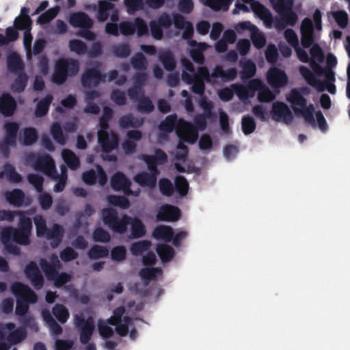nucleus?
<instances>
[{"label":"nucleus","instance_id":"f257e3e1","mask_svg":"<svg viewBox=\"0 0 350 350\" xmlns=\"http://www.w3.org/2000/svg\"><path fill=\"white\" fill-rule=\"evenodd\" d=\"M32 221L27 217L19 218L18 228L6 226L2 228L0 239L5 250L13 255H19L21 249L16 244L27 246L30 244Z\"/></svg>","mask_w":350,"mask_h":350},{"label":"nucleus","instance_id":"f03ea898","mask_svg":"<svg viewBox=\"0 0 350 350\" xmlns=\"http://www.w3.org/2000/svg\"><path fill=\"white\" fill-rule=\"evenodd\" d=\"M273 9L279 14L274 23L275 27L282 30L287 26L293 27L298 21V16L293 9V0H269Z\"/></svg>","mask_w":350,"mask_h":350},{"label":"nucleus","instance_id":"7ed1b4c3","mask_svg":"<svg viewBox=\"0 0 350 350\" xmlns=\"http://www.w3.org/2000/svg\"><path fill=\"white\" fill-rule=\"evenodd\" d=\"M12 293L17 297L15 313L24 316L29 310V304H36L38 296L31 288L22 282H16L11 286Z\"/></svg>","mask_w":350,"mask_h":350},{"label":"nucleus","instance_id":"20e7f679","mask_svg":"<svg viewBox=\"0 0 350 350\" xmlns=\"http://www.w3.org/2000/svg\"><path fill=\"white\" fill-rule=\"evenodd\" d=\"M79 70V62L77 59L69 57L60 58L55 63L51 80L56 85H63L69 77L77 75Z\"/></svg>","mask_w":350,"mask_h":350},{"label":"nucleus","instance_id":"39448f33","mask_svg":"<svg viewBox=\"0 0 350 350\" xmlns=\"http://www.w3.org/2000/svg\"><path fill=\"white\" fill-rule=\"evenodd\" d=\"M107 75L103 74L98 66L86 68L81 75V81L83 88H96L101 82H104Z\"/></svg>","mask_w":350,"mask_h":350},{"label":"nucleus","instance_id":"423d86ee","mask_svg":"<svg viewBox=\"0 0 350 350\" xmlns=\"http://www.w3.org/2000/svg\"><path fill=\"white\" fill-rule=\"evenodd\" d=\"M176 133L180 139L189 144H193L198 137V129L191 122L183 119L178 120Z\"/></svg>","mask_w":350,"mask_h":350},{"label":"nucleus","instance_id":"0eeeda50","mask_svg":"<svg viewBox=\"0 0 350 350\" xmlns=\"http://www.w3.org/2000/svg\"><path fill=\"white\" fill-rule=\"evenodd\" d=\"M172 25V20L170 15L163 13L159 16L157 21L152 20L149 23L152 37L156 40H161L163 36V29H169Z\"/></svg>","mask_w":350,"mask_h":350},{"label":"nucleus","instance_id":"6e6552de","mask_svg":"<svg viewBox=\"0 0 350 350\" xmlns=\"http://www.w3.org/2000/svg\"><path fill=\"white\" fill-rule=\"evenodd\" d=\"M271 118L275 122L282 121L286 124L292 122L293 116L286 104L276 101L272 105L271 110Z\"/></svg>","mask_w":350,"mask_h":350},{"label":"nucleus","instance_id":"1a4fd4ad","mask_svg":"<svg viewBox=\"0 0 350 350\" xmlns=\"http://www.w3.org/2000/svg\"><path fill=\"white\" fill-rule=\"evenodd\" d=\"M19 124L16 122H6L3 125L5 136L3 144L1 146L3 152H8V146H16L17 134L19 131Z\"/></svg>","mask_w":350,"mask_h":350},{"label":"nucleus","instance_id":"9d476101","mask_svg":"<svg viewBox=\"0 0 350 350\" xmlns=\"http://www.w3.org/2000/svg\"><path fill=\"white\" fill-rule=\"evenodd\" d=\"M24 273L36 289L39 290L43 287L44 284V277L40 273L36 262L31 261L26 265Z\"/></svg>","mask_w":350,"mask_h":350},{"label":"nucleus","instance_id":"9b49d317","mask_svg":"<svg viewBox=\"0 0 350 350\" xmlns=\"http://www.w3.org/2000/svg\"><path fill=\"white\" fill-rule=\"evenodd\" d=\"M181 217V211L177 206L171 204H163L158 210L156 216L159 221H176Z\"/></svg>","mask_w":350,"mask_h":350},{"label":"nucleus","instance_id":"f8f14e48","mask_svg":"<svg viewBox=\"0 0 350 350\" xmlns=\"http://www.w3.org/2000/svg\"><path fill=\"white\" fill-rule=\"evenodd\" d=\"M268 83L273 89H279L286 85L288 77L286 72L276 67L271 68L267 74Z\"/></svg>","mask_w":350,"mask_h":350},{"label":"nucleus","instance_id":"ddd939ff","mask_svg":"<svg viewBox=\"0 0 350 350\" xmlns=\"http://www.w3.org/2000/svg\"><path fill=\"white\" fill-rule=\"evenodd\" d=\"M98 142L104 153H109L115 150L119 142L118 135L116 133L109 134L108 132H103L98 134Z\"/></svg>","mask_w":350,"mask_h":350},{"label":"nucleus","instance_id":"4468645a","mask_svg":"<svg viewBox=\"0 0 350 350\" xmlns=\"http://www.w3.org/2000/svg\"><path fill=\"white\" fill-rule=\"evenodd\" d=\"M111 186L114 191H122L125 196L132 194L131 181L122 172H116L111 176Z\"/></svg>","mask_w":350,"mask_h":350},{"label":"nucleus","instance_id":"2eb2a0df","mask_svg":"<svg viewBox=\"0 0 350 350\" xmlns=\"http://www.w3.org/2000/svg\"><path fill=\"white\" fill-rule=\"evenodd\" d=\"M244 3H250L252 10L262 20L267 27H271L273 19L270 10L259 1L255 0H243Z\"/></svg>","mask_w":350,"mask_h":350},{"label":"nucleus","instance_id":"dca6fc26","mask_svg":"<svg viewBox=\"0 0 350 350\" xmlns=\"http://www.w3.org/2000/svg\"><path fill=\"white\" fill-rule=\"evenodd\" d=\"M310 93V90L308 87L293 88L286 95V100L291 104V107H294L293 105L304 106L306 100L304 96H308Z\"/></svg>","mask_w":350,"mask_h":350},{"label":"nucleus","instance_id":"f3484780","mask_svg":"<svg viewBox=\"0 0 350 350\" xmlns=\"http://www.w3.org/2000/svg\"><path fill=\"white\" fill-rule=\"evenodd\" d=\"M17 109V103L9 93H4L0 96V113L4 117L12 116Z\"/></svg>","mask_w":350,"mask_h":350},{"label":"nucleus","instance_id":"a211bd4d","mask_svg":"<svg viewBox=\"0 0 350 350\" xmlns=\"http://www.w3.org/2000/svg\"><path fill=\"white\" fill-rule=\"evenodd\" d=\"M70 24L74 27L90 29L93 26V21L83 12H75L70 14Z\"/></svg>","mask_w":350,"mask_h":350},{"label":"nucleus","instance_id":"6ab92c4d","mask_svg":"<svg viewBox=\"0 0 350 350\" xmlns=\"http://www.w3.org/2000/svg\"><path fill=\"white\" fill-rule=\"evenodd\" d=\"M33 167L36 170L41 171L47 175H50L55 171L54 161L48 154L38 157L33 164Z\"/></svg>","mask_w":350,"mask_h":350},{"label":"nucleus","instance_id":"aec40b11","mask_svg":"<svg viewBox=\"0 0 350 350\" xmlns=\"http://www.w3.org/2000/svg\"><path fill=\"white\" fill-rule=\"evenodd\" d=\"M47 272L48 274L46 275V278L50 281H53L54 286L57 288L62 287L72 279L70 274L66 272L59 273L58 271L53 270L49 266Z\"/></svg>","mask_w":350,"mask_h":350},{"label":"nucleus","instance_id":"412c9836","mask_svg":"<svg viewBox=\"0 0 350 350\" xmlns=\"http://www.w3.org/2000/svg\"><path fill=\"white\" fill-rule=\"evenodd\" d=\"M64 234V229L62 226L58 224H54L45 235L48 240L51 241L52 248H56L62 241Z\"/></svg>","mask_w":350,"mask_h":350},{"label":"nucleus","instance_id":"4be33fe9","mask_svg":"<svg viewBox=\"0 0 350 350\" xmlns=\"http://www.w3.org/2000/svg\"><path fill=\"white\" fill-rule=\"evenodd\" d=\"M293 106L294 107H292V109L296 114H301L306 120V122L313 126L315 125V120L314 118V106L313 104L310 103L308 105L306 100L304 106Z\"/></svg>","mask_w":350,"mask_h":350},{"label":"nucleus","instance_id":"5701e85b","mask_svg":"<svg viewBox=\"0 0 350 350\" xmlns=\"http://www.w3.org/2000/svg\"><path fill=\"white\" fill-rule=\"evenodd\" d=\"M7 67L8 70L14 74L25 72V65L20 55L12 52L7 57Z\"/></svg>","mask_w":350,"mask_h":350},{"label":"nucleus","instance_id":"b1692460","mask_svg":"<svg viewBox=\"0 0 350 350\" xmlns=\"http://www.w3.org/2000/svg\"><path fill=\"white\" fill-rule=\"evenodd\" d=\"M79 330L80 342L83 344H88L91 340L92 334L95 329L94 320L92 317H88L86 319L85 325L78 328Z\"/></svg>","mask_w":350,"mask_h":350},{"label":"nucleus","instance_id":"393cba45","mask_svg":"<svg viewBox=\"0 0 350 350\" xmlns=\"http://www.w3.org/2000/svg\"><path fill=\"white\" fill-rule=\"evenodd\" d=\"M118 123L122 129L129 128L138 129L144 124V119L142 118H135L132 113H129L121 116Z\"/></svg>","mask_w":350,"mask_h":350},{"label":"nucleus","instance_id":"a878e982","mask_svg":"<svg viewBox=\"0 0 350 350\" xmlns=\"http://www.w3.org/2000/svg\"><path fill=\"white\" fill-rule=\"evenodd\" d=\"M174 231L171 226L161 225L156 227L152 232V237L157 240L170 242L173 239Z\"/></svg>","mask_w":350,"mask_h":350},{"label":"nucleus","instance_id":"bb28decb","mask_svg":"<svg viewBox=\"0 0 350 350\" xmlns=\"http://www.w3.org/2000/svg\"><path fill=\"white\" fill-rule=\"evenodd\" d=\"M41 314L43 320L49 325L51 332L55 335H60L63 332V329L52 317L50 310L46 308L43 309Z\"/></svg>","mask_w":350,"mask_h":350},{"label":"nucleus","instance_id":"cd10ccee","mask_svg":"<svg viewBox=\"0 0 350 350\" xmlns=\"http://www.w3.org/2000/svg\"><path fill=\"white\" fill-rule=\"evenodd\" d=\"M129 225L131 226V234L133 238H142L146 234V226L140 219L131 217Z\"/></svg>","mask_w":350,"mask_h":350},{"label":"nucleus","instance_id":"c85d7f7f","mask_svg":"<svg viewBox=\"0 0 350 350\" xmlns=\"http://www.w3.org/2000/svg\"><path fill=\"white\" fill-rule=\"evenodd\" d=\"M158 57L165 70L171 72L176 68V62L174 56L171 51H161L159 53Z\"/></svg>","mask_w":350,"mask_h":350},{"label":"nucleus","instance_id":"c756f323","mask_svg":"<svg viewBox=\"0 0 350 350\" xmlns=\"http://www.w3.org/2000/svg\"><path fill=\"white\" fill-rule=\"evenodd\" d=\"M5 198L14 206L21 207L24 202L25 193L21 189H14L5 193Z\"/></svg>","mask_w":350,"mask_h":350},{"label":"nucleus","instance_id":"7c9ffc66","mask_svg":"<svg viewBox=\"0 0 350 350\" xmlns=\"http://www.w3.org/2000/svg\"><path fill=\"white\" fill-rule=\"evenodd\" d=\"M53 100V96L51 94H47L44 98L41 99L36 105L35 116L38 118L46 116Z\"/></svg>","mask_w":350,"mask_h":350},{"label":"nucleus","instance_id":"2f4dec72","mask_svg":"<svg viewBox=\"0 0 350 350\" xmlns=\"http://www.w3.org/2000/svg\"><path fill=\"white\" fill-rule=\"evenodd\" d=\"M131 220V217L124 214L120 219L118 217L109 228L114 232L120 234H124L127 231Z\"/></svg>","mask_w":350,"mask_h":350},{"label":"nucleus","instance_id":"473e14b6","mask_svg":"<svg viewBox=\"0 0 350 350\" xmlns=\"http://www.w3.org/2000/svg\"><path fill=\"white\" fill-rule=\"evenodd\" d=\"M114 7V5L105 0H100L98 3L97 19L99 22L106 21L109 16V11Z\"/></svg>","mask_w":350,"mask_h":350},{"label":"nucleus","instance_id":"72a5a7b5","mask_svg":"<svg viewBox=\"0 0 350 350\" xmlns=\"http://www.w3.org/2000/svg\"><path fill=\"white\" fill-rule=\"evenodd\" d=\"M50 262H49L46 259L41 258L40 260V266L44 273L45 275H47L48 267L49 266L53 269V270L59 271L62 268V265L59 261L58 256L55 254H53L50 256Z\"/></svg>","mask_w":350,"mask_h":350},{"label":"nucleus","instance_id":"f704fd0d","mask_svg":"<svg viewBox=\"0 0 350 350\" xmlns=\"http://www.w3.org/2000/svg\"><path fill=\"white\" fill-rule=\"evenodd\" d=\"M178 120L176 113L167 116L165 120L161 122L159 129L161 131L172 133L175 129L177 130Z\"/></svg>","mask_w":350,"mask_h":350},{"label":"nucleus","instance_id":"c9c22d12","mask_svg":"<svg viewBox=\"0 0 350 350\" xmlns=\"http://www.w3.org/2000/svg\"><path fill=\"white\" fill-rule=\"evenodd\" d=\"M154 109V105L150 98L146 96L145 94L142 93L137 101V110L141 113L149 114L152 113Z\"/></svg>","mask_w":350,"mask_h":350},{"label":"nucleus","instance_id":"e433bc0d","mask_svg":"<svg viewBox=\"0 0 350 350\" xmlns=\"http://www.w3.org/2000/svg\"><path fill=\"white\" fill-rule=\"evenodd\" d=\"M156 250L159 258L164 263L171 261L175 254L174 250L167 244L158 245Z\"/></svg>","mask_w":350,"mask_h":350},{"label":"nucleus","instance_id":"4c0bfd02","mask_svg":"<svg viewBox=\"0 0 350 350\" xmlns=\"http://www.w3.org/2000/svg\"><path fill=\"white\" fill-rule=\"evenodd\" d=\"M134 180L142 187H148L154 188L157 184V179L154 176L150 175L148 172H144L137 174Z\"/></svg>","mask_w":350,"mask_h":350},{"label":"nucleus","instance_id":"58836bf2","mask_svg":"<svg viewBox=\"0 0 350 350\" xmlns=\"http://www.w3.org/2000/svg\"><path fill=\"white\" fill-rule=\"evenodd\" d=\"M62 158L70 170H76L80 165L79 159L70 150L65 149L62 152Z\"/></svg>","mask_w":350,"mask_h":350},{"label":"nucleus","instance_id":"ea45409f","mask_svg":"<svg viewBox=\"0 0 350 350\" xmlns=\"http://www.w3.org/2000/svg\"><path fill=\"white\" fill-rule=\"evenodd\" d=\"M16 75L17 77L12 84V90L14 92L21 93L27 87L29 77L25 72L18 73Z\"/></svg>","mask_w":350,"mask_h":350},{"label":"nucleus","instance_id":"a19ab883","mask_svg":"<svg viewBox=\"0 0 350 350\" xmlns=\"http://www.w3.org/2000/svg\"><path fill=\"white\" fill-rule=\"evenodd\" d=\"M242 70L240 72L241 79L244 81L253 77L256 72V66L253 61L247 59L242 63Z\"/></svg>","mask_w":350,"mask_h":350},{"label":"nucleus","instance_id":"79ce46f5","mask_svg":"<svg viewBox=\"0 0 350 350\" xmlns=\"http://www.w3.org/2000/svg\"><path fill=\"white\" fill-rule=\"evenodd\" d=\"M38 140V133L36 129L27 127L23 130V137H19V141L25 146H31Z\"/></svg>","mask_w":350,"mask_h":350},{"label":"nucleus","instance_id":"37998d69","mask_svg":"<svg viewBox=\"0 0 350 350\" xmlns=\"http://www.w3.org/2000/svg\"><path fill=\"white\" fill-rule=\"evenodd\" d=\"M52 313L57 320L64 324L69 319L70 314L66 307L61 304H56L52 308Z\"/></svg>","mask_w":350,"mask_h":350},{"label":"nucleus","instance_id":"c03bdc74","mask_svg":"<svg viewBox=\"0 0 350 350\" xmlns=\"http://www.w3.org/2000/svg\"><path fill=\"white\" fill-rule=\"evenodd\" d=\"M3 170H5V177L10 183L18 184L22 181V176L16 171L12 164L5 163Z\"/></svg>","mask_w":350,"mask_h":350},{"label":"nucleus","instance_id":"a18cd8bd","mask_svg":"<svg viewBox=\"0 0 350 350\" xmlns=\"http://www.w3.org/2000/svg\"><path fill=\"white\" fill-rule=\"evenodd\" d=\"M107 202L111 205L122 209H127L130 206V202L124 196L109 195L107 196Z\"/></svg>","mask_w":350,"mask_h":350},{"label":"nucleus","instance_id":"49530a36","mask_svg":"<svg viewBox=\"0 0 350 350\" xmlns=\"http://www.w3.org/2000/svg\"><path fill=\"white\" fill-rule=\"evenodd\" d=\"M27 336V332L23 327H18L9 333L7 340L11 345H16L23 341Z\"/></svg>","mask_w":350,"mask_h":350},{"label":"nucleus","instance_id":"de8ad7c7","mask_svg":"<svg viewBox=\"0 0 350 350\" xmlns=\"http://www.w3.org/2000/svg\"><path fill=\"white\" fill-rule=\"evenodd\" d=\"M51 133L54 140L60 145H65L66 137L64 135L62 129L58 122H54L51 126Z\"/></svg>","mask_w":350,"mask_h":350},{"label":"nucleus","instance_id":"09e8293b","mask_svg":"<svg viewBox=\"0 0 350 350\" xmlns=\"http://www.w3.org/2000/svg\"><path fill=\"white\" fill-rule=\"evenodd\" d=\"M109 250L105 246L94 245L88 252V256L90 259H98L107 256Z\"/></svg>","mask_w":350,"mask_h":350},{"label":"nucleus","instance_id":"8fccbe9b","mask_svg":"<svg viewBox=\"0 0 350 350\" xmlns=\"http://www.w3.org/2000/svg\"><path fill=\"white\" fill-rule=\"evenodd\" d=\"M174 189L182 197L185 196L188 193L189 183L183 176H178L174 180Z\"/></svg>","mask_w":350,"mask_h":350},{"label":"nucleus","instance_id":"3c124183","mask_svg":"<svg viewBox=\"0 0 350 350\" xmlns=\"http://www.w3.org/2000/svg\"><path fill=\"white\" fill-rule=\"evenodd\" d=\"M33 221L36 229V235L38 237H45L48 230L46 219L41 215H37L33 217Z\"/></svg>","mask_w":350,"mask_h":350},{"label":"nucleus","instance_id":"603ef678","mask_svg":"<svg viewBox=\"0 0 350 350\" xmlns=\"http://www.w3.org/2000/svg\"><path fill=\"white\" fill-rule=\"evenodd\" d=\"M101 213L103 221L109 228L111 227L118 217L117 211L112 208H105L102 210Z\"/></svg>","mask_w":350,"mask_h":350},{"label":"nucleus","instance_id":"864d4df0","mask_svg":"<svg viewBox=\"0 0 350 350\" xmlns=\"http://www.w3.org/2000/svg\"><path fill=\"white\" fill-rule=\"evenodd\" d=\"M131 64L135 70H144L146 69L148 62L142 53H137L131 57Z\"/></svg>","mask_w":350,"mask_h":350},{"label":"nucleus","instance_id":"5fc2aeb1","mask_svg":"<svg viewBox=\"0 0 350 350\" xmlns=\"http://www.w3.org/2000/svg\"><path fill=\"white\" fill-rule=\"evenodd\" d=\"M68 46L71 52H74L78 55H83L88 52L87 45L80 40H70L68 43Z\"/></svg>","mask_w":350,"mask_h":350},{"label":"nucleus","instance_id":"6e6d98bb","mask_svg":"<svg viewBox=\"0 0 350 350\" xmlns=\"http://www.w3.org/2000/svg\"><path fill=\"white\" fill-rule=\"evenodd\" d=\"M150 246V242L147 240L135 242L131 245V252L133 256H138L147 251Z\"/></svg>","mask_w":350,"mask_h":350},{"label":"nucleus","instance_id":"4d7b16f0","mask_svg":"<svg viewBox=\"0 0 350 350\" xmlns=\"http://www.w3.org/2000/svg\"><path fill=\"white\" fill-rule=\"evenodd\" d=\"M59 11V6L50 8L39 16L37 22L41 25L47 24L57 15Z\"/></svg>","mask_w":350,"mask_h":350},{"label":"nucleus","instance_id":"13d9d810","mask_svg":"<svg viewBox=\"0 0 350 350\" xmlns=\"http://www.w3.org/2000/svg\"><path fill=\"white\" fill-rule=\"evenodd\" d=\"M160 192L165 196H172L174 191V187L172 182L166 178H162L159 181Z\"/></svg>","mask_w":350,"mask_h":350},{"label":"nucleus","instance_id":"bf43d9fd","mask_svg":"<svg viewBox=\"0 0 350 350\" xmlns=\"http://www.w3.org/2000/svg\"><path fill=\"white\" fill-rule=\"evenodd\" d=\"M135 33H137L138 37H143L148 35V27L146 21L140 18L136 17L134 19Z\"/></svg>","mask_w":350,"mask_h":350},{"label":"nucleus","instance_id":"052dcab7","mask_svg":"<svg viewBox=\"0 0 350 350\" xmlns=\"http://www.w3.org/2000/svg\"><path fill=\"white\" fill-rule=\"evenodd\" d=\"M241 124L243 133L246 135L252 133L256 127L254 118L250 116H245L242 118Z\"/></svg>","mask_w":350,"mask_h":350},{"label":"nucleus","instance_id":"680f3d73","mask_svg":"<svg viewBox=\"0 0 350 350\" xmlns=\"http://www.w3.org/2000/svg\"><path fill=\"white\" fill-rule=\"evenodd\" d=\"M16 216H19V218H21L26 215L22 211L0 210V221L12 222Z\"/></svg>","mask_w":350,"mask_h":350},{"label":"nucleus","instance_id":"e2e57ef3","mask_svg":"<svg viewBox=\"0 0 350 350\" xmlns=\"http://www.w3.org/2000/svg\"><path fill=\"white\" fill-rule=\"evenodd\" d=\"M161 269L160 268H144L139 271V275L145 284H148V282L156 278V274L161 273Z\"/></svg>","mask_w":350,"mask_h":350},{"label":"nucleus","instance_id":"0e129e2a","mask_svg":"<svg viewBox=\"0 0 350 350\" xmlns=\"http://www.w3.org/2000/svg\"><path fill=\"white\" fill-rule=\"evenodd\" d=\"M92 237L94 241L100 243H107L111 239L109 233L101 227L95 228Z\"/></svg>","mask_w":350,"mask_h":350},{"label":"nucleus","instance_id":"69168bd1","mask_svg":"<svg viewBox=\"0 0 350 350\" xmlns=\"http://www.w3.org/2000/svg\"><path fill=\"white\" fill-rule=\"evenodd\" d=\"M230 0H208L207 5L214 11H227Z\"/></svg>","mask_w":350,"mask_h":350},{"label":"nucleus","instance_id":"338daca9","mask_svg":"<svg viewBox=\"0 0 350 350\" xmlns=\"http://www.w3.org/2000/svg\"><path fill=\"white\" fill-rule=\"evenodd\" d=\"M31 19L29 16H17L14 20V26L18 30L31 29Z\"/></svg>","mask_w":350,"mask_h":350},{"label":"nucleus","instance_id":"774afa93","mask_svg":"<svg viewBox=\"0 0 350 350\" xmlns=\"http://www.w3.org/2000/svg\"><path fill=\"white\" fill-rule=\"evenodd\" d=\"M275 98V95L265 85L258 92V99L261 103L271 102Z\"/></svg>","mask_w":350,"mask_h":350}]
</instances>
